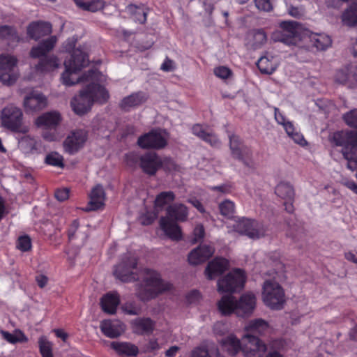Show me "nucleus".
<instances>
[{
	"label": "nucleus",
	"mask_w": 357,
	"mask_h": 357,
	"mask_svg": "<svg viewBox=\"0 0 357 357\" xmlns=\"http://www.w3.org/2000/svg\"><path fill=\"white\" fill-rule=\"evenodd\" d=\"M89 64L88 56L81 48L73 50L70 58L64 61L65 72L62 74L63 83L71 86L78 82H88L86 88L79 96L71 100L73 111L79 114L87 112L94 102L105 103L109 98L108 91L99 84L104 79V75L96 70H89L82 77L77 73Z\"/></svg>",
	"instance_id": "f257e3e1"
},
{
	"label": "nucleus",
	"mask_w": 357,
	"mask_h": 357,
	"mask_svg": "<svg viewBox=\"0 0 357 357\" xmlns=\"http://www.w3.org/2000/svg\"><path fill=\"white\" fill-rule=\"evenodd\" d=\"M142 284L137 289V296L143 301H149L158 295L169 291L172 284L161 279L160 275L151 269L141 271Z\"/></svg>",
	"instance_id": "f03ea898"
},
{
	"label": "nucleus",
	"mask_w": 357,
	"mask_h": 357,
	"mask_svg": "<svg viewBox=\"0 0 357 357\" xmlns=\"http://www.w3.org/2000/svg\"><path fill=\"white\" fill-rule=\"evenodd\" d=\"M257 298L252 292L243 294L238 301L235 297L229 295L224 296L218 302V309L222 314L235 313L238 317L250 315L256 307Z\"/></svg>",
	"instance_id": "7ed1b4c3"
},
{
	"label": "nucleus",
	"mask_w": 357,
	"mask_h": 357,
	"mask_svg": "<svg viewBox=\"0 0 357 357\" xmlns=\"http://www.w3.org/2000/svg\"><path fill=\"white\" fill-rule=\"evenodd\" d=\"M333 142L342 146V153L347 161V168L351 171L357 169V132H337L332 138Z\"/></svg>",
	"instance_id": "20e7f679"
},
{
	"label": "nucleus",
	"mask_w": 357,
	"mask_h": 357,
	"mask_svg": "<svg viewBox=\"0 0 357 357\" xmlns=\"http://www.w3.org/2000/svg\"><path fill=\"white\" fill-rule=\"evenodd\" d=\"M261 297L265 305L271 310L282 309L286 302L284 290L275 278L264 280Z\"/></svg>",
	"instance_id": "39448f33"
},
{
	"label": "nucleus",
	"mask_w": 357,
	"mask_h": 357,
	"mask_svg": "<svg viewBox=\"0 0 357 357\" xmlns=\"http://www.w3.org/2000/svg\"><path fill=\"white\" fill-rule=\"evenodd\" d=\"M280 30L274 31L271 38L275 42H281L287 45H296L302 40L303 27L296 22H282Z\"/></svg>",
	"instance_id": "423d86ee"
},
{
	"label": "nucleus",
	"mask_w": 357,
	"mask_h": 357,
	"mask_svg": "<svg viewBox=\"0 0 357 357\" xmlns=\"http://www.w3.org/2000/svg\"><path fill=\"white\" fill-rule=\"evenodd\" d=\"M22 110L13 105L6 106L1 111V121L2 126L13 132L22 133L28 132V128L22 126Z\"/></svg>",
	"instance_id": "0eeeda50"
},
{
	"label": "nucleus",
	"mask_w": 357,
	"mask_h": 357,
	"mask_svg": "<svg viewBox=\"0 0 357 357\" xmlns=\"http://www.w3.org/2000/svg\"><path fill=\"white\" fill-rule=\"evenodd\" d=\"M17 59L8 54H0V82L6 85H12L19 77Z\"/></svg>",
	"instance_id": "6e6552de"
},
{
	"label": "nucleus",
	"mask_w": 357,
	"mask_h": 357,
	"mask_svg": "<svg viewBox=\"0 0 357 357\" xmlns=\"http://www.w3.org/2000/svg\"><path fill=\"white\" fill-rule=\"evenodd\" d=\"M137 259L131 254L126 253L122 256L119 264L114 267V275L122 282H131L138 279L133 270L137 268Z\"/></svg>",
	"instance_id": "1a4fd4ad"
},
{
	"label": "nucleus",
	"mask_w": 357,
	"mask_h": 357,
	"mask_svg": "<svg viewBox=\"0 0 357 357\" xmlns=\"http://www.w3.org/2000/svg\"><path fill=\"white\" fill-rule=\"evenodd\" d=\"M245 280L244 271L235 269L218 281V290L221 293L239 291L243 288Z\"/></svg>",
	"instance_id": "9d476101"
},
{
	"label": "nucleus",
	"mask_w": 357,
	"mask_h": 357,
	"mask_svg": "<svg viewBox=\"0 0 357 357\" xmlns=\"http://www.w3.org/2000/svg\"><path fill=\"white\" fill-rule=\"evenodd\" d=\"M169 134L165 130L155 129L140 136L137 144L142 149H162L167 144Z\"/></svg>",
	"instance_id": "9b49d317"
},
{
	"label": "nucleus",
	"mask_w": 357,
	"mask_h": 357,
	"mask_svg": "<svg viewBox=\"0 0 357 357\" xmlns=\"http://www.w3.org/2000/svg\"><path fill=\"white\" fill-rule=\"evenodd\" d=\"M229 138L232 157L242 162L245 166L252 168L254 162L252 159V153L250 149L242 144L238 136L230 135Z\"/></svg>",
	"instance_id": "f8f14e48"
},
{
	"label": "nucleus",
	"mask_w": 357,
	"mask_h": 357,
	"mask_svg": "<svg viewBox=\"0 0 357 357\" xmlns=\"http://www.w3.org/2000/svg\"><path fill=\"white\" fill-rule=\"evenodd\" d=\"M235 230L252 239H258L265 235L264 227L257 221L245 218H239L234 225Z\"/></svg>",
	"instance_id": "ddd939ff"
},
{
	"label": "nucleus",
	"mask_w": 357,
	"mask_h": 357,
	"mask_svg": "<svg viewBox=\"0 0 357 357\" xmlns=\"http://www.w3.org/2000/svg\"><path fill=\"white\" fill-rule=\"evenodd\" d=\"M266 349V344L253 335L247 334L242 338L241 351L245 357H262Z\"/></svg>",
	"instance_id": "4468645a"
},
{
	"label": "nucleus",
	"mask_w": 357,
	"mask_h": 357,
	"mask_svg": "<svg viewBox=\"0 0 357 357\" xmlns=\"http://www.w3.org/2000/svg\"><path fill=\"white\" fill-rule=\"evenodd\" d=\"M88 139V132L84 129L72 131L63 142V148L66 153L75 154L82 149Z\"/></svg>",
	"instance_id": "2eb2a0df"
},
{
	"label": "nucleus",
	"mask_w": 357,
	"mask_h": 357,
	"mask_svg": "<svg viewBox=\"0 0 357 357\" xmlns=\"http://www.w3.org/2000/svg\"><path fill=\"white\" fill-rule=\"evenodd\" d=\"M140 167L143 172L150 176L155 175L162 167V158L154 152L142 155L139 158Z\"/></svg>",
	"instance_id": "dca6fc26"
},
{
	"label": "nucleus",
	"mask_w": 357,
	"mask_h": 357,
	"mask_svg": "<svg viewBox=\"0 0 357 357\" xmlns=\"http://www.w3.org/2000/svg\"><path fill=\"white\" fill-rule=\"evenodd\" d=\"M147 96L142 91L132 93L124 97L119 102L120 109L125 112L131 111L144 104L147 100Z\"/></svg>",
	"instance_id": "f3484780"
},
{
	"label": "nucleus",
	"mask_w": 357,
	"mask_h": 357,
	"mask_svg": "<svg viewBox=\"0 0 357 357\" xmlns=\"http://www.w3.org/2000/svg\"><path fill=\"white\" fill-rule=\"evenodd\" d=\"M214 252V248L211 245H199L190 252L188 255V261L192 265L199 264L209 259Z\"/></svg>",
	"instance_id": "a211bd4d"
},
{
	"label": "nucleus",
	"mask_w": 357,
	"mask_h": 357,
	"mask_svg": "<svg viewBox=\"0 0 357 357\" xmlns=\"http://www.w3.org/2000/svg\"><path fill=\"white\" fill-rule=\"evenodd\" d=\"M335 80L350 86L357 84V65H348L337 70Z\"/></svg>",
	"instance_id": "6ab92c4d"
},
{
	"label": "nucleus",
	"mask_w": 357,
	"mask_h": 357,
	"mask_svg": "<svg viewBox=\"0 0 357 357\" xmlns=\"http://www.w3.org/2000/svg\"><path fill=\"white\" fill-rule=\"evenodd\" d=\"M52 31V24L47 22H33L27 27L28 36L35 40H38L41 37L50 34Z\"/></svg>",
	"instance_id": "aec40b11"
},
{
	"label": "nucleus",
	"mask_w": 357,
	"mask_h": 357,
	"mask_svg": "<svg viewBox=\"0 0 357 357\" xmlns=\"http://www.w3.org/2000/svg\"><path fill=\"white\" fill-rule=\"evenodd\" d=\"M160 226L165 235L172 241H178L182 239L181 228L173 220L162 217L160 220Z\"/></svg>",
	"instance_id": "412c9836"
},
{
	"label": "nucleus",
	"mask_w": 357,
	"mask_h": 357,
	"mask_svg": "<svg viewBox=\"0 0 357 357\" xmlns=\"http://www.w3.org/2000/svg\"><path fill=\"white\" fill-rule=\"evenodd\" d=\"M47 105L46 98L40 93L33 92L26 96L24 100V107L26 112H37Z\"/></svg>",
	"instance_id": "4be33fe9"
},
{
	"label": "nucleus",
	"mask_w": 357,
	"mask_h": 357,
	"mask_svg": "<svg viewBox=\"0 0 357 357\" xmlns=\"http://www.w3.org/2000/svg\"><path fill=\"white\" fill-rule=\"evenodd\" d=\"M100 328L102 333L109 338L120 336L125 330L124 325L118 320H103L100 323Z\"/></svg>",
	"instance_id": "5701e85b"
},
{
	"label": "nucleus",
	"mask_w": 357,
	"mask_h": 357,
	"mask_svg": "<svg viewBox=\"0 0 357 357\" xmlns=\"http://www.w3.org/2000/svg\"><path fill=\"white\" fill-rule=\"evenodd\" d=\"M61 120V115L57 112H46L36 119V124L43 129H55Z\"/></svg>",
	"instance_id": "b1692460"
},
{
	"label": "nucleus",
	"mask_w": 357,
	"mask_h": 357,
	"mask_svg": "<svg viewBox=\"0 0 357 357\" xmlns=\"http://www.w3.org/2000/svg\"><path fill=\"white\" fill-rule=\"evenodd\" d=\"M229 266V262L224 258H215L208 263L205 270L208 279L213 280L222 274Z\"/></svg>",
	"instance_id": "393cba45"
},
{
	"label": "nucleus",
	"mask_w": 357,
	"mask_h": 357,
	"mask_svg": "<svg viewBox=\"0 0 357 357\" xmlns=\"http://www.w3.org/2000/svg\"><path fill=\"white\" fill-rule=\"evenodd\" d=\"M90 201L86 211H95L104 205L105 194L100 185H96L89 195Z\"/></svg>",
	"instance_id": "a878e982"
},
{
	"label": "nucleus",
	"mask_w": 357,
	"mask_h": 357,
	"mask_svg": "<svg viewBox=\"0 0 357 357\" xmlns=\"http://www.w3.org/2000/svg\"><path fill=\"white\" fill-rule=\"evenodd\" d=\"M167 216L169 220L185 222L188 219V210L183 204L176 203L167 208Z\"/></svg>",
	"instance_id": "bb28decb"
},
{
	"label": "nucleus",
	"mask_w": 357,
	"mask_h": 357,
	"mask_svg": "<svg viewBox=\"0 0 357 357\" xmlns=\"http://www.w3.org/2000/svg\"><path fill=\"white\" fill-rule=\"evenodd\" d=\"M57 42V38L54 36L42 41L37 46L33 47L30 55L33 58H39L45 56L54 47Z\"/></svg>",
	"instance_id": "cd10ccee"
},
{
	"label": "nucleus",
	"mask_w": 357,
	"mask_h": 357,
	"mask_svg": "<svg viewBox=\"0 0 357 357\" xmlns=\"http://www.w3.org/2000/svg\"><path fill=\"white\" fill-rule=\"evenodd\" d=\"M257 66L263 74L271 75L278 66V60L271 54H266L260 57Z\"/></svg>",
	"instance_id": "c85d7f7f"
},
{
	"label": "nucleus",
	"mask_w": 357,
	"mask_h": 357,
	"mask_svg": "<svg viewBox=\"0 0 357 357\" xmlns=\"http://www.w3.org/2000/svg\"><path fill=\"white\" fill-rule=\"evenodd\" d=\"M134 333L139 335L151 333L155 328V322L150 318H137L132 322Z\"/></svg>",
	"instance_id": "c756f323"
},
{
	"label": "nucleus",
	"mask_w": 357,
	"mask_h": 357,
	"mask_svg": "<svg viewBox=\"0 0 357 357\" xmlns=\"http://www.w3.org/2000/svg\"><path fill=\"white\" fill-rule=\"evenodd\" d=\"M119 302V296L117 293L113 292L105 295L101 298L100 304L105 312L113 314L116 312Z\"/></svg>",
	"instance_id": "7c9ffc66"
},
{
	"label": "nucleus",
	"mask_w": 357,
	"mask_h": 357,
	"mask_svg": "<svg viewBox=\"0 0 357 357\" xmlns=\"http://www.w3.org/2000/svg\"><path fill=\"white\" fill-rule=\"evenodd\" d=\"M39 146V142L29 135H25L18 141V148L26 155L38 153Z\"/></svg>",
	"instance_id": "2f4dec72"
},
{
	"label": "nucleus",
	"mask_w": 357,
	"mask_h": 357,
	"mask_svg": "<svg viewBox=\"0 0 357 357\" xmlns=\"http://www.w3.org/2000/svg\"><path fill=\"white\" fill-rule=\"evenodd\" d=\"M248 333L264 335L270 331L268 323L263 319H255L250 320L245 326Z\"/></svg>",
	"instance_id": "473e14b6"
},
{
	"label": "nucleus",
	"mask_w": 357,
	"mask_h": 357,
	"mask_svg": "<svg viewBox=\"0 0 357 357\" xmlns=\"http://www.w3.org/2000/svg\"><path fill=\"white\" fill-rule=\"evenodd\" d=\"M110 346L119 355L135 356L139 352L137 347L129 342H112Z\"/></svg>",
	"instance_id": "72a5a7b5"
},
{
	"label": "nucleus",
	"mask_w": 357,
	"mask_h": 357,
	"mask_svg": "<svg viewBox=\"0 0 357 357\" xmlns=\"http://www.w3.org/2000/svg\"><path fill=\"white\" fill-rule=\"evenodd\" d=\"M0 40L6 41L9 46H14L20 38L13 26L3 25L0 26Z\"/></svg>",
	"instance_id": "f704fd0d"
},
{
	"label": "nucleus",
	"mask_w": 357,
	"mask_h": 357,
	"mask_svg": "<svg viewBox=\"0 0 357 357\" xmlns=\"http://www.w3.org/2000/svg\"><path fill=\"white\" fill-rule=\"evenodd\" d=\"M310 41L318 50H325L331 45L332 40L325 33H312L309 36Z\"/></svg>",
	"instance_id": "c9c22d12"
},
{
	"label": "nucleus",
	"mask_w": 357,
	"mask_h": 357,
	"mask_svg": "<svg viewBox=\"0 0 357 357\" xmlns=\"http://www.w3.org/2000/svg\"><path fill=\"white\" fill-rule=\"evenodd\" d=\"M222 349L231 356L236 355L242 347L239 340L234 335H230L221 340Z\"/></svg>",
	"instance_id": "e433bc0d"
},
{
	"label": "nucleus",
	"mask_w": 357,
	"mask_h": 357,
	"mask_svg": "<svg viewBox=\"0 0 357 357\" xmlns=\"http://www.w3.org/2000/svg\"><path fill=\"white\" fill-rule=\"evenodd\" d=\"M59 66V61L56 56H50L42 59L36 66V70L43 72L53 70Z\"/></svg>",
	"instance_id": "4c0bfd02"
},
{
	"label": "nucleus",
	"mask_w": 357,
	"mask_h": 357,
	"mask_svg": "<svg viewBox=\"0 0 357 357\" xmlns=\"http://www.w3.org/2000/svg\"><path fill=\"white\" fill-rule=\"evenodd\" d=\"M342 22L349 26L357 24V3L351 5L342 15Z\"/></svg>",
	"instance_id": "58836bf2"
},
{
	"label": "nucleus",
	"mask_w": 357,
	"mask_h": 357,
	"mask_svg": "<svg viewBox=\"0 0 357 357\" xmlns=\"http://www.w3.org/2000/svg\"><path fill=\"white\" fill-rule=\"evenodd\" d=\"M276 195L283 199L292 200L294 197V190L292 185L286 182L280 183L275 188Z\"/></svg>",
	"instance_id": "ea45409f"
},
{
	"label": "nucleus",
	"mask_w": 357,
	"mask_h": 357,
	"mask_svg": "<svg viewBox=\"0 0 357 357\" xmlns=\"http://www.w3.org/2000/svg\"><path fill=\"white\" fill-rule=\"evenodd\" d=\"M126 11L135 17V20L140 24H144L146 21L147 12L144 6H137L134 4H130L126 7Z\"/></svg>",
	"instance_id": "a19ab883"
},
{
	"label": "nucleus",
	"mask_w": 357,
	"mask_h": 357,
	"mask_svg": "<svg viewBox=\"0 0 357 357\" xmlns=\"http://www.w3.org/2000/svg\"><path fill=\"white\" fill-rule=\"evenodd\" d=\"M283 128L288 136L291 137L296 143L302 146L306 144V141L305 140L303 135L299 131H298L292 122L287 121V123L284 124Z\"/></svg>",
	"instance_id": "79ce46f5"
},
{
	"label": "nucleus",
	"mask_w": 357,
	"mask_h": 357,
	"mask_svg": "<svg viewBox=\"0 0 357 357\" xmlns=\"http://www.w3.org/2000/svg\"><path fill=\"white\" fill-rule=\"evenodd\" d=\"M175 199V194L172 191L162 192L158 194L154 202V208H162Z\"/></svg>",
	"instance_id": "37998d69"
},
{
	"label": "nucleus",
	"mask_w": 357,
	"mask_h": 357,
	"mask_svg": "<svg viewBox=\"0 0 357 357\" xmlns=\"http://www.w3.org/2000/svg\"><path fill=\"white\" fill-rule=\"evenodd\" d=\"M0 333L3 338L9 343L15 344L17 342L27 341V338L20 331H15L13 333H10L8 331L1 330Z\"/></svg>",
	"instance_id": "c03bdc74"
},
{
	"label": "nucleus",
	"mask_w": 357,
	"mask_h": 357,
	"mask_svg": "<svg viewBox=\"0 0 357 357\" xmlns=\"http://www.w3.org/2000/svg\"><path fill=\"white\" fill-rule=\"evenodd\" d=\"M220 214L227 218H232L236 211V206L234 202L225 199L220 202L218 206Z\"/></svg>",
	"instance_id": "a18cd8bd"
},
{
	"label": "nucleus",
	"mask_w": 357,
	"mask_h": 357,
	"mask_svg": "<svg viewBox=\"0 0 357 357\" xmlns=\"http://www.w3.org/2000/svg\"><path fill=\"white\" fill-rule=\"evenodd\" d=\"M40 353L42 357H53L52 344L45 336H41L38 339Z\"/></svg>",
	"instance_id": "49530a36"
},
{
	"label": "nucleus",
	"mask_w": 357,
	"mask_h": 357,
	"mask_svg": "<svg viewBox=\"0 0 357 357\" xmlns=\"http://www.w3.org/2000/svg\"><path fill=\"white\" fill-rule=\"evenodd\" d=\"M45 162L50 165L61 167L63 166L62 155L56 152L49 153L45 158Z\"/></svg>",
	"instance_id": "de8ad7c7"
},
{
	"label": "nucleus",
	"mask_w": 357,
	"mask_h": 357,
	"mask_svg": "<svg viewBox=\"0 0 357 357\" xmlns=\"http://www.w3.org/2000/svg\"><path fill=\"white\" fill-rule=\"evenodd\" d=\"M105 2L104 0H91L85 3L84 10L97 12L104 8Z\"/></svg>",
	"instance_id": "09e8293b"
},
{
	"label": "nucleus",
	"mask_w": 357,
	"mask_h": 357,
	"mask_svg": "<svg viewBox=\"0 0 357 357\" xmlns=\"http://www.w3.org/2000/svg\"><path fill=\"white\" fill-rule=\"evenodd\" d=\"M17 248L22 252H26L31 248V241L29 236H22L19 237L17 242Z\"/></svg>",
	"instance_id": "8fccbe9b"
},
{
	"label": "nucleus",
	"mask_w": 357,
	"mask_h": 357,
	"mask_svg": "<svg viewBox=\"0 0 357 357\" xmlns=\"http://www.w3.org/2000/svg\"><path fill=\"white\" fill-rule=\"evenodd\" d=\"M343 119L348 126L357 128V109L344 114Z\"/></svg>",
	"instance_id": "3c124183"
},
{
	"label": "nucleus",
	"mask_w": 357,
	"mask_h": 357,
	"mask_svg": "<svg viewBox=\"0 0 357 357\" xmlns=\"http://www.w3.org/2000/svg\"><path fill=\"white\" fill-rule=\"evenodd\" d=\"M162 167L164 169L169 172H176L179 170V167L174 160L169 157L162 158Z\"/></svg>",
	"instance_id": "603ef678"
},
{
	"label": "nucleus",
	"mask_w": 357,
	"mask_h": 357,
	"mask_svg": "<svg viewBox=\"0 0 357 357\" xmlns=\"http://www.w3.org/2000/svg\"><path fill=\"white\" fill-rule=\"evenodd\" d=\"M213 73L215 75L222 79H226L232 75L231 70L226 66H218L214 68Z\"/></svg>",
	"instance_id": "864d4df0"
},
{
	"label": "nucleus",
	"mask_w": 357,
	"mask_h": 357,
	"mask_svg": "<svg viewBox=\"0 0 357 357\" xmlns=\"http://www.w3.org/2000/svg\"><path fill=\"white\" fill-rule=\"evenodd\" d=\"M255 3L261 11L269 12L273 8V0H255Z\"/></svg>",
	"instance_id": "5fc2aeb1"
},
{
	"label": "nucleus",
	"mask_w": 357,
	"mask_h": 357,
	"mask_svg": "<svg viewBox=\"0 0 357 357\" xmlns=\"http://www.w3.org/2000/svg\"><path fill=\"white\" fill-rule=\"evenodd\" d=\"M123 311L129 315H137L140 313L141 308L134 303L129 302L123 304L121 307Z\"/></svg>",
	"instance_id": "6e6d98bb"
},
{
	"label": "nucleus",
	"mask_w": 357,
	"mask_h": 357,
	"mask_svg": "<svg viewBox=\"0 0 357 357\" xmlns=\"http://www.w3.org/2000/svg\"><path fill=\"white\" fill-rule=\"evenodd\" d=\"M202 140H204V142H207L211 146L214 147H218L220 146L221 144L218 137L212 132H207V134L203 138Z\"/></svg>",
	"instance_id": "4d7b16f0"
},
{
	"label": "nucleus",
	"mask_w": 357,
	"mask_h": 357,
	"mask_svg": "<svg viewBox=\"0 0 357 357\" xmlns=\"http://www.w3.org/2000/svg\"><path fill=\"white\" fill-rule=\"evenodd\" d=\"M204 228L203 225H198L195 227L193 231L194 238L192 239V243H195L199 240L202 239L204 236Z\"/></svg>",
	"instance_id": "13d9d810"
},
{
	"label": "nucleus",
	"mask_w": 357,
	"mask_h": 357,
	"mask_svg": "<svg viewBox=\"0 0 357 357\" xmlns=\"http://www.w3.org/2000/svg\"><path fill=\"white\" fill-rule=\"evenodd\" d=\"M340 183L357 195V183L354 181L347 178H342Z\"/></svg>",
	"instance_id": "bf43d9fd"
},
{
	"label": "nucleus",
	"mask_w": 357,
	"mask_h": 357,
	"mask_svg": "<svg viewBox=\"0 0 357 357\" xmlns=\"http://www.w3.org/2000/svg\"><path fill=\"white\" fill-rule=\"evenodd\" d=\"M69 189L68 188H63V189H58L55 192V197L56 199H58L60 202H63L68 199L69 197Z\"/></svg>",
	"instance_id": "052dcab7"
},
{
	"label": "nucleus",
	"mask_w": 357,
	"mask_h": 357,
	"mask_svg": "<svg viewBox=\"0 0 357 357\" xmlns=\"http://www.w3.org/2000/svg\"><path fill=\"white\" fill-rule=\"evenodd\" d=\"M192 133L197 136L199 138L203 139V138L207 134V132L203 128V127L199 124H196L192 128Z\"/></svg>",
	"instance_id": "680f3d73"
},
{
	"label": "nucleus",
	"mask_w": 357,
	"mask_h": 357,
	"mask_svg": "<svg viewBox=\"0 0 357 357\" xmlns=\"http://www.w3.org/2000/svg\"><path fill=\"white\" fill-rule=\"evenodd\" d=\"M200 293L197 290H192L190 291L186 296V299L190 303H197L200 300Z\"/></svg>",
	"instance_id": "e2e57ef3"
},
{
	"label": "nucleus",
	"mask_w": 357,
	"mask_h": 357,
	"mask_svg": "<svg viewBox=\"0 0 357 357\" xmlns=\"http://www.w3.org/2000/svg\"><path fill=\"white\" fill-rule=\"evenodd\" d=\"M191 357H210V356L207 349L197 347L192 351Z\"/></svg>",
	"instance_id": "0e129e2a"
},
{
	"label": "nucleus",
	"mask_w": 357,
	"mask_h": 357,
	"mask_svg": "<svg viewBox=\"0 0 357 357\" xmlns=\"http://www.w3.org/2000/svg\"><path fill=\"white\" fill-rule=\"evenodd\" d=\"M209 188L213 191H218L224 194L229 193L231 189V186L228 184H222L217 186H211L209 187Z\"/></svg>",
	"instance_id": "69168bd1"
},
{
	"label": "nucleus",
	"mask_w": 357,
	"mask_h": 357,
	"mask_svg": "<svg viewBox=\"0 0 357 357\" xmlns=\"http://www.w3.org/2000/svg\"><path fill=\"white\" fill-rule=\"evenodd\" d=\"M77 39L74 37L67 39L63 43V48L66 52H71L75 47Z\"/></svg>",
	"instance_id": "338daca9"
},
{
	"label": "nucleus",
	"mask_w": 357,
	"mask_h": 357,
	"mask_svg": "<svg viewBox=\"0 0 357 357\" xmlns=\"http://www.w3.org/2000/svg\"><path fill=\"white\" fill-rule=\"evenodd\" d=\"M255 40L259 44H263L266 41L267 37L265 32L262 30H258L255 33Z\"/></svg>",
	"instance_id": "774afa93"
}]
</instances>
